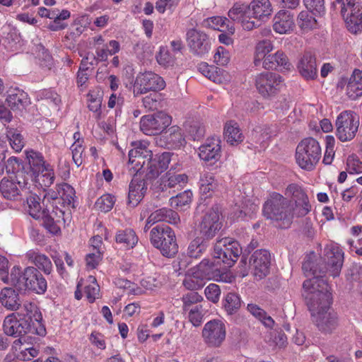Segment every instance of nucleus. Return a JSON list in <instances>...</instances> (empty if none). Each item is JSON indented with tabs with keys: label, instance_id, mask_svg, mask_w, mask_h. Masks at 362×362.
I'll return each mask as SVG.
<instances>
[{
	"label": "nucleus",
	"instance_id": "obj_19",
	"mask_svg": "<svg viewBox=\"0 0 362 362\" xmlns=\"http://www.w3.org/2000/svg\"><path fill=\"white\" fill-rule=\"evenodd\" d=\"M286 194L291 196L295 202L298 216H305L310 211L311 205L308 195L300 186L297 184L289 185L286 188Z\"/></svg>",
	"mask_w": 362,
	"mask_h": 362
},
{
	"label": "nucleus",
	"instance_id": "obj_60",
	"mask_svg": "<svg viewBox=\"0 0 362 362\" xmlns=\"http://www.w3.org/2000/svg\"><path fill=\"white\" fill-rule=\"evenodd\" d=\"M160 95L157 92L151 93L150 95L143 98L142 103L143 106L147 110H157L160 106Z\"/></svg>",
	"mask_w": 362,
	"mask_h": 362
},
{
	"label": "nucleus",
	"instance_id": "obj_25",
	"mask_svg": "<svg viewBox=\"0 0 362 362\" xmlns=\"http://www.w3.org/2000/svg\"><path fill=\"white\" fill-rule=\"evenodd\" d=\"M247 6L250 16L259 21L267 20L273 11L269 0H252Z\"/></svg>",
	"mask_w": 362,
	"mask_h": 362
},
{
	"label": "nucleus",
	"instance_id": "obj_10",
	"mask_svg": "<svg viewBox=\"0 0 362 362\" xmlns=\"http://www.w3.org/2000/svg\"><path fill=\"white\" fill-rule=\"evenodd\" d=\"M165 86V82L159 75L152 71L139 73L134 83L133 95L138 97L149 91L158 92Z\"/></svg>",
	"mask_w": 362,
	"mask_h": 362
},
{
	"label": "nucleus",
	"instance_id": "obj_29",
	"mask_svg": "<svg viewBox=\"0 0 362 362\" xmlns=\"http://www.w3.org/2000/svg\"><path fill=\"white\" fill-rule=\"evenodd\" d=\"M168 148H180L186 141L182 129L178 126H172L162 136Z\"/></svg>",
	"mask_w": 362,
	"mask_h": 362
},
{
	"label": "nucleus",
	"instance_id": "obj_32",
	"mask_svg": "<svg viewBox=\"0 0 362 362\" xmlns=\"http://www.w3.org/2000/svg\"><path fill=\"white\" fill-rule=\"evenodd\" d=\"M6 103L13 110H22L28 103V95L18 88L9 90Z\"/></svg>",
	"mask_w": 362,
	"mask_h": 362
},
{
	"label": "nucleus",
	"instance_id": "obj_37",
	"mask_svg": "<svg viewBox=\"0 0 362 362\" xmlns=\"http://www.w3.org/2000/svg\"><path fill=\"white\" fill-rule=\"evenodd\" d=\"M23 339H16L12 346V349L18 351V358L22 361H28L36 357L39 351L34 347H21Z\"/></svg>",
	"mask_w": 362,
	"mask_h": 362
},
{
	"label": "nucleus",
	"instance_id": "obj_49",
	"mask_svg": "<svg viewBox=\"0 0 362 362\" xmlns=\"http://www.w3.org/2000/svg\"><path fill=\"white\" fill-rule=\"evenodd\" d=\"M4 44L11 51H16L22 46V38L16 29H9L4 39Z\"/></svg>",
	"mask_w": 362,
	"mask_h": 362
},
{
	"label": "nucleus",
	"instance_id": "obj_7",
	"mask_svg": "<svg viewBox=\"0 0 362 362\" xmlns=\"http://www.w3.org/2000/svg\"><path fill=\"white\" fill-rule=\"evenodd\" d=\"M321 157V148L318 141L308 137L303 139L297 146L296 151V162L305 170H312Z\"/></svg>",
	"mask_w": 362,
	"mask_h": 362
},
{
	"label": "nucleus",
	"instance_id": "obj_1",
	"mask_svg": "<svg viewBox=\"0 0 362 362\" xmlns=\"http://www.w3.org/2000/svg\"><path fill=\"white\" fill-rule=\"evenodd\" d=\"M303 296L311 312L313 320L322 332L331 333L338 325L337 316L330 310L332 293L330 287L325 281L314 279L303 284Z\"/></svg>",
	"mask_w": 362,
	"mask_h": 362
},
{
	"label": "nucleus",
	"instance_id": "obj_40",
	"mask_svg": "<svg viewBox=\"0 0 362 362\" xmlns=\"http://www.w3.org/2000/svg\"><path fill=\"white\" fill-rule=\"evenodd\" d=\"M57 191L64 206L75 208L76 192L73 187L64 182L57 185Z\"/></svg>",
	"mask_w": 362,
	"mask_h": 362
},
{
	"label": "nucleus",
	"instance_id": "obj_43",
	"mask_svg": "<svg viewBox=\"0 0 362 362\" xmlns=\"http://www.w3.org/2000/svg\"><path fill=\"white\" fill-rule=\"evenodd\" d=\"M40 201V198L37 194L30 192H29V196L26 197L27 211L35 219H40L46 210L42 209Z\"/></svg>",
	"mask_w": 362,
	"mask_h": 362
},
{
	"label": "nucleus",
	"instance_id": "obj_62",
	"mask_svg": "<svg viewBox=\"0 0 362 362\" xmlns=\"http://www.w3.org/2000/svg\"><path fill=\"white\" fill-rule=\"evenodd\" d=\"M272 134L270 127L264 125L258 126L253 130L252 136L256 139L257 142L262 143L268 140Z\"/></svg>",
	"mask_w": 362,
	"mask_h": 362
},
{
	"label": "nucleus",
	"instance_id": "obj_52",
	"mask_svg": "<svg viewBox=\"0 0 362 362\" xmlns=\"http://www.w3.org/2000/svg\"><path fill=\"white\" fill-rule=\"evenodd\" d=\"M182 284L188 290L196 291L204 286V281L199 272H197L193 275L187 274Z\"/></svg>",
	"mask_w": 362,
	"mask_h": 362
},
{
	"label": "nucleus",
	"instance_id": "obj_15",
	"mask_svg": "<svg viewBox=\"0 0 362 362\" xmlns=\"http://www.w3.org/2000/svg\"><path fill=\"white\" fill-rule=\"evenodd\" d=\"M148 157L146 159L144 168H143L144 172H146L145 176L147 180H154L168 168L171 160V153L164 152L160 155H156L155 157H153L151 152Z\"/></svg>",
	"mask_w": 362,
	"mask_h": 362
},
{
	"label": "nucleus",
	"instance_id": "obj_31",
	"mask_svg": "<svg viewBox=\"0 0 362 362\" xmlns=\"http://www.w3.org/2000/svg\"><path fill=\"white\" fill-rule=\"evenodd\" d=\"M28 261L33 264L39 271H42L45 274H50L52 272V263L50 259L44 254L35 250H29L26 253Z\"/></svg>",
	"mask_w": 362,
	"mask_h": 362
},
{
	"label": "nucleus",
	"instance_id": "obj_9",
	"mask_svg": "<svg viewBox=\"0 0 362 362\" xmlns=\"http://www.w3.org/2000/svg\"><path fill=\"white\" fill-rule=\"evenodd\" d=\"M335 126L336 136L341 141H351L358 132L359 119L353 111L344 110L337 116Z\"/></svg>",
	"mask_w": 362,
	"mask_h": 362
},
{
	"label": "nucleus",
	"instance_id": "obj_14",
	"mask_svg": "<svg viewBox=\"0 0 362 362\" xmlns=\"http://www.w3.org/2000/svg\"><path fill=\"white\" fill-rule=\"evenodd\" d=\"M186 40L190 52L196 56L203 57L211 49V42L208 35L197 28L187 31Z\"/></svg>",
	"mask_w": 362,
	"mask_h": 362
},
{
	"label": "nucleus",
	"instance_id": "obj_44",
	"mask_svg": "<svg viewBox=\"0 0 362 362\" xmlns=\"http://www.w3.org/2000/svg\"><path fill=\"white\" fill-rule=\"evenodd\" d=\"M32 52L35 57L39 59L41 66L51 69L53 64L52 57L41 43L34 44Z\"/></svg>",
	"mask_w": 362,
	"mask_h": 362
},
{
	"label": "nucleus",
	"instance_id": "obj_59",
	"mask_svg": "<svg viewBox=\"0 0 362 362\" xmlns=\"http://www.w3.org/2000/svg\"><path fill=\"white\" fill-rule=\"evenodd\" d=\"M346 170L349 174L361 173L362 161L359 160L356 155L352 154L349 156L346 159Z\"/></svg>",
	"mask_w": 362,
	"mask_h": 362
},
{
	"label": "nucleus",
	"instance_id": "obj_5",
	"mask_svg": "<svg viewBox=\"0 0 362 362\" xmlns=\"http://www.w3.org/2000/svg\"><path fill=\"white\" fill-rule=\"evenodd\" d=\"M263 214L267 218L281 221V228H288L292 223L291 202L279 193L271 194L264 204Z\"/></svg>",
	"mask_w": 362,
	"mask_h": 362
},
{
	"label": "nucleus",
	"instance_id": "obj_26",
	"mask_svg": "<svg viewBox=\"0 0 362 362\" xmlns=\"http://www.w3.org/2000/svg\"><path fill=\"white\" fill-rule=\"evenodd\" d=\"M147 189L144 180L134 177L130 184L128 194V204L132 207L138 205Z\"/></svg>",
	"mask_w": 362,
	"mask_h": 362
},
{
	"label": "nucleus",
	"instance_id": "obj_51",
	"mask_svg": "<svg viewBox=\"0 0 362 362\" xmlns=\"http://www.w3.org/2000/svg\"><path fill=\"white\" fill-rule=\"evenodd\" d=\"M192 199V192L190 190H185L175 197H172L170 199V204L172 207L184 209L185 206L191 203Z\"/></svg>",
	"mask_w": 362,
	"mask_h": 362
},
{
	"label": "nucleus",
	"instance_id": "obj_61",
	"mask_svg": "<svg viewBox=\"0 0 362 362\" xmlns=\"http://www.w3.org/2000/svg\"><path fill=\"white\" fill-rule=\"evenodd\" d=\"M90 283L85 286V294L90 303H93L99 295V286L96 282V279L93 276L89 277Z\"/></svg>",
	"mask_w": 362,
	"mask_h": 362
},
{
	"label": "nucleus",
	"instance_id": "obj_34",
	"mask_svg": "<svg viewBox=\"0 0 362 362\" xmlns=\"http://www.w3.org/2000/svg\"><path fill=\"white\" fill-rule=\"evenodd\" d=\"M346 94L351 100L362 95V70H354L346 86Z\"/></svg>",
	"mask_w": 362,
	"mask_h": 362
},
{
	"label": "nucleus",
	"instance_id": "obj_27",
	"mask_svg": "<svg viewBox=\"0 0 362 362\" xmlns=\"http://www.w3.org/2000/svg\"><path fill=\"white\" fill-rule=\"evenodd\" d=\"M187 178L185 173L177 174L171 168L160 177L159 188L162 192H165L168 189L181 187L182 184L187 182Z\"/></svg>",
	"mask_w": 362,
	"mask_h": 362
},
{
	"label": "nucleus",
	"instance_id": "obj_8",
	"mask_svg": "<svg viewBox=\"0 0 362 362\" xmlns=\"http://www.w3.org/2000/svg\"><path fill=\"white\" fill-rule=\"evenodd\" d=\"M242 252L239 243L232 238H223L217 240L214 246L213 257L226 264V267H232Z\"/></svg>",
	"mask_w": 362,
	"mask_h": 362
},
{
	"label": "nucleus",
	"instance_id": "obj_18",
	"mask_svg": "<svg viewBox=\"0 0 362 362\" xmlns=\"http://www.w3.org/2000/svg\"><path fill=\"white\" fill-rule=\"evenodd\" d=\"M219 213L214 208L208 210L202 218L198 228L202 237L208 241L212 239L221 228Z\"/></svg>",
	"mask_w": 362,
	"mask_h": 362
},
{
	"label": "nucleus",
	"instance_id": "obj_38",
	"mask_svg": "<svg viewBox=\"0 0 362 362\" xmlns=\"http://www.w3.org/2000/svg\"><path fill=\"white\" fill-rule=\"evenodd\" d=\"M117 243L126 248H133L138 243V237L136 233L131 228L118 230L115 235Z\"/></svg>",
	"mask_w": 362,
	"mask_h": 362
},
{
	"label": "nucleus",
	"instance_id": "obj_45",
	"mask_svg": "<svg viewBox=\"0 0 362 362\" xmlns=\"http://www.w3.org/2000/svg\"><path fill=\"white\" fill-rule=\"evenodd\" d=\"M241 307L240 296L233 292L228 293L223 300V308L228 315L236 313Z\"/></svg>",
	"mask_w": 362,
	"mask_h": 362
},
{
	"label": "nucleus",
	"instance_id": "obj_33",
	"mask_svg": "<svg viewBox=\"0 0 362 362\" xmlns=\"http://www.w3.org/2000/svg\"><path fill=\"white\" fill-rule=\"evenodd\" d=\"M160 221L177 224L180 221V217L178 214L171 209L162 208L148 216V223H156Z\"/></svg>",
	"mask_w": 362,
	"mask_h": 362
},
{
	"label": "nucleus",
	"instance_id": "obj_2",
	"mask_svg": "<svg viewBox=\"0 0 362 362\" xmlns=\"http://www.w3.org/2000/svg\"><path fill=\"white\" fill-rule=\"evenodd\" d=\"M25 311L24 318L18 320L15 313L6 317L4 320V332L7 336L22 337L28 332L44 336L46 329L42 322V316L35 303H26L23 305Z\"/></svg>",
	"mask_w": 362,
	"mask_h": 362
},
{
	"label": "nucleus",
	"instance_id": "obj_57",
	"mask_svg": "<svg viewBox=\"0 0 362 362\" xmlns=\"http://www.w3.org/2000/svg\"><path fill=\"white\" fill-rule=\"evenodd\" d=\"M24 168L23 165L16 157H10L6 162V170L7 173L16 174V179L23 177V173L21 171V169L23 170Z\"/></svg>",
	"mask_w": 362,
	"mask_h": 362
},
{
	"label": "nucleus",
	"instance_id": "obj_11",
	"mask_svg": "<svg viewBox=\"0 0 362 362\" xmlns=\"http://www.w3.org/2000/svg\"><path fill=\"white\" fill-rule=\"evenodd\" d=\"M255 86L262 97L272 98L280 91L283 86V78L276 73H262L256 76Z\"/></svg>",
	"mask_w": 362,
	"mask_h": 362
},
{
	"label": "nucleus",
	"instance_id": "obj_54",
	"mask_svg": "<svg viewBox=\"0 0 362 362\" xmlns=\"http://www.w3.org/2000/svg\"><path fill=\"white\" fill-rule=\"evenodd\" d=\"M185 129L193 140H199L205 134V128L199 122H188L185 124Z\"/></svg>",
	"mask_w": 362,
	"mask_h": 362
},
{
	"label": "nucleus",
	"instance_id": "obj_13",
	"mask_svg": "<svg viewBox=\"0 0 362 362\" xmlns=\"http://www.w3.org/2000/svg\"><path fill=\"white\" fill-rule=\"evenodd\" d=\"M202 334L209 346L219 347L226 339V325L221 320H210L204 325Z\"/></svg>",
	"mask_w": 362,
	"mask_h": 362
},
{
	"label": "nucleus",
	"instance_id": "obj_58",
	"mask_svg": "<svg viewBox=\"0 0 362 362\" xmlns=\"http://www.w3.org/2000/svg\"><path fill=\"white\" fill-rule=\"evenodd\" d=\"M156 60L160 65L163 66H173L175 61V57L172 54L167 47H162L159 53L156 55Z\"/></svg>",
	"mask_w": 362,
	"mask_h": 362
},
{
	"label": "nucleus",
	"instance_id": "obj_42",
	"mask_svg": "<svg viewBox=\"0 0 362 362\" xmlns=\"http://www.w3.org/2000/svg\"><path fill=\"white\" fill-rule=\"evenodd\" d=\"M273 49V45L271 41L264 40L259 41L256 47L254 57V64L255 66L262 64V62L269 55L268 54Z\"/></svg>",
	"mask_w": 362,
	"mask_h": 362
},
{
	"label": "nucleus",
	"instance_id": "obj_35",
	"mask_svg": "<svg viewBox=\"0 0 362 362\" xmlns=\"http://www.w3.org/2000/svg\"><path fill=\"white\" fill-rule=\"evenodd\" d=\"M223 134L225 139L230 145H238L244 139L238 124L233 120L225 124Z\"/></svg>",
	"mask_w": 362,
	"mask_h": 362
},
{
	"label": "nucleus",
	"instance_id": "obj_17",
	"mask_svg": "<svg viewBox=\"0 0 362 362\" xmlns=\"http://www.w3.org/2000/svg\"><path fill=\"white\" fill-rule=\"evenodd\" d=\"M221 262L214 258L212 260L203 259L198 266L197 272L203 279L227 281V267H222Z\"/></svg>",
	"mask_w": 362,
	"mask_h": 362
},
{
	"label": "nucleus",
	"instance_id": "obj_12",
	"mask_svg": "<svg viewBox=\"0 0 362 362\" xmlns=\"http://www.w3.org/2000/svg\"><path fill=\"white\" fill-rule=\"evenodd\" d=\"M171 117L163 112L143 116L140 121V129L146 135L160 134L171 124Z\"/></svg>",
	"mask_w": 362,
	"mask_h": 362
},
{
	"label": "nucleus",
	"instance_id": "obj_36",
	"mask_svg": "<svg viewBox=\"0 0 362 362\" xmlns=\"http://www.w3.org/2000/svg\"><path fill=\"white\" fill-rule=\"evenodd\" d=\"M6 135L11 148L16 152H20L25 146V141L21 131L11 125L6 126Z\"/></svg>",
	"mask_w": 362,
	"mask_h": 362
},
{
	"label": "nucleus",
	"instance_id": "obj_41",
	"mask_svg": "<svg viewBox=\"0 0 362 362\" xmlns=\"http://www.w3.org/2000/svg\"><path fill=\"white\" fill-rule=\"evenodd\" d=\"M208 246L207 240L202 236L196 237L189 244L187 253L190 257L198 258L206 250Z\"/></svg>",
	"mask_w": 362,
	"mask_h": 362
},
{
	"label": "nucleus",
	"instance_id": "obj_55",
	"mask_svg": "<svg viewBox=\"0 0 362 362\" xmlns=\"http://www.w3.org/2000/svg\"><path fill=\"white\" fill-rule=\"evenodd\" d=\"M115 203V197L107 194L101 196L95 203V208L102 212L110 211Z\"/></svg>",
	"mask_w": 362,
	"mask_h": 362
},
{
	"label": "nucleus",
	"instance_id": "obj_46",
	"mask_svg": "<svg viewBox=\"0 0 362 362\" xmlns=\"http://www.w3.org/2000/svg\"><path fill=\"white\" fill-rule=\"evenodd\" d=\"M217 182L211 173H204L200 178V192L206 198L210 197L217 188Z\"/></svg>",
	"mask_w": 362,
	"mask_h": 362
},
{
	"label": "nucleus",
	"instance_id": "obj_39",
	"mask_svg": "<svg viewBox=\"0 0 362 362\" xmlns=\"http://www.w3.org/2000/svg\"><path fill=\"white\" fill-rule=\"evenodd\" d=\"M228 16L233 21L238 23H251L250 12L247 5L235 4L233 7L229 10Z\"/></svg>",
	"mask_w": 362,
	"mask_h": 362
},
{
	"label": "nucleus",
	"instance_id": "obj_21",
	"mask_svg": "<svg viewBox=\"0 0 362 362\" xmlns=\"http://www.w3.org/2000/svg\"><path fill=\"white\" fill-rule=\"evenodd\" d=\"M199 156L205 162L215 163L221 158V141L218 137H211L199 148Z\"/></svg>",
	"mask_w": 362,
	"mask_h": 362
},
{
	"label": "nucleus",
	"instance_id": "obj_28",
	"mask_svg": "<svg viewBox=\"0 0 362 362\" xmlns=\"http://www.w3.org/2000/svg\"><path fill=\"white\" fill-rule=\"evenodd\" d=\"M341 16L344 23H362V6L354 0H344L342 3Z\"/></svg>",
	"mask_w": 362,
	"mask_h": 362
},
{
	"label": "nucleus",
	"instance_id": "obj_63",
	"mask_svg": "<svg viewBox=\"0 0 362 362\" xmlns=\"http://www.w3.org/2000/svg\"><path fill=\"white\" fill-rule=\"evenodd\" d=\"M47 169L44 173H41V176H38V182L42 187H50L55 179L54 173L52 166H47Z\"/></svg>",
	"mask_w": 362,
	"mask_h": 362
},
{
	"label": "nucleus",
	"instance_id": "obj_22",
	"mask_svg": "<svg viewBox=\"0 0 362 362\" xmlns=\"http://www.w3.org/2000/svg\"><path fill=\"white\" fill-rule=\"evenodd\" d=\"M297 67L300 75L306 80H313L317 77L316 57L312 52L307 51L304 53Z\"/></svg>",
	"mask_w": 362,
	"mask_h": 362
},
{
	"label": "nucleus",
	"instance_id": "obj_56",
	"mask_svg": "<svg viewBox=\"0 0 362 362\" xmlns=\"http://www.w3.org/2000/svg\"><path fill=\"white\" fill-rule=\"evenodd\" d=\"M43 221V226L52 234H57L60 232V223L59 218H53L49 214V211L46 209L45 213L40 216Z\"/></svg>",
	"mask_w": 362,
	"mask_h": 362
},
{
	"label": "nucleus",
	"instance_id": "obj_30",
	"mask_svg": "<svg viewBox=\"0 0 362 362\" xmlns=\"http://www.w3.org/2000/svg\"><path fill=\"white\" fill-rule=\"evenodd\" d=\"M0 303L12 311L18 310L21 304L18 293L11 287H5L1 291Z\"/></svg>",
	"mask_w": 362,
	"mask_h": 362
},
{
	"label": "nucleus",
	"instance_id": "obj_3",
	"mask_svg": "<svg viewBox=\"0 0 362 362\" xmlns=\"http://www.w3.org/2000/svg\"><path fill=\"white\" fill-rule=\"evenodd\" d=\"M344 252L337 244L332 243L325 247V259L319 258L315 262L309 257L302 265V269L307 276H313L308 280L317 279L325 281V275L328 272L333 277L339 276L343 263Z\"/></svg>",
	"mask_w": 362,
	"mask_h": 362
},
{
	"label": "nucleus",
	"instance_id": "obj_50",
	"mask_svg": "<svg viewBox=\"0 0 362 362\" xmlns=\"http://www.w3.org/2000/svg\"><path fill=\"white\" fill-rule=\"evenodd\" d=\"M183 313L187 315V319L194 327H199L202 322L206 312L202 305H197V306L186 310Z\"/></svg>",
	"mask_w": 362,
	"mask_h": 362
},
{
	"label": "nucleus",
	"instance_id": "obj_20",
	"mask_svg": "<svg viewBox=\"0 0 362 362\" xmlns=\"http://www.w3.org/2000/svg\"><path fill=\"white\" fill-rule=\"evenodd\" d=\"M28 177H23V180L16 179V182L10 180L6 177L0 182V192L5 199L10 200H17L21 195V192L25 194Z\"/></svg>",
	"mask_w": 362,
	"mask_h": 362
},
{
	"label": "nucleus",
	"instance_id": "obj_6",
	"mask_svg": "<svg viewBox=\"0 0 362 362\" xmlns=\"http://www.w3.org/2000/svg\"><path fill=\"white\" fill-rule=\"evenodd\" d=\"M151 244L166 257H173L178 252V245L174 231L167 225H158L150 232Z\"/></svg>",
	"mask_w": 362,
	"mask_h": 362
},
{
	"label": "nucleus",
	"instance_id": "obj_4",
	"mask_svg": "<svg viewBox=\"0 0 362 362\" xmlns=\"http://www.w3.org/2000/svg\"><path fill=\"white\" fill-rule=\"evenodd\" d=\"M11 285L18 291H30L43 294L47 288L45 278L37 268L27 267L23 271L19 267H13L10 274Z\"/></svg>",
	"mask_w": 362,
	"mask_h": 362
},
{
	"label": "nucleus",
	"instance_id": "obj_24",
	"mask_svg": "<svg viewBox=\"0 0 362 362\" xmlns=\"http://www.w3.org/2000/svg\"><path fill=\"white\" fill-rule=\"evenodd\" d=\"M265 69H279L288 71L292 67L287 56L281 51H277L274 54H269L262 62Z\"/></svg>",
	"mask_w": 362,
	"mask_h": 362
},
{
	"label": "nucleus",
	"instance_id": "obj_53",
	"mask_svg": "<svg viewBox=\"0 0 362 362\" xmlns=\"http://www.w3.org/2000/svg\"><path fill=\"white\" fill-rule=\"evenodd\" d=\"M203 300V298L197 292L192 291L183 295L182 301L183 303V311L201 305L200 303Z\"/></svg>",
	"mask_w": 362,
	"mask_h": 362
},
{
	"label": "nucleus",
	"instance_id": "obj_16",
	"mask_svg": "<svg viewBox=\"0 0 362 362\" xmlns=\"http://www.w3.org/2000/svg\"><path fill=\"white\" fill-rule=\"evenodd\" d=\"M252 274L258 279H264L269 273L271 255L267 250H257L253 252L249 260Z\"/></svg>",
	"mask_w": 362,
	"mask_h": 362
},
{
	"label": "nucleus",
	"instance_id": "obj_48",
	"mask_svg": "<svg viewBox=\"0 0 362 362\" xmlns=\"http://www.w3.org/2000/svg\"><path fill=\"white\" fill-rule=\"evenodd\" d=\"M247 310L257 319L260 320L262 324L272 328L274 325V320L267 314V313L256 304L250 303L247 305Z\"/></svg>",
	"mask_w": 362,
	"mask_h": 362
},
{
	"label": "nucleus",
	"instance_id": "obj_23",
	"mask_svg": "<svg viewBox=\"0 0 362 362\" xmlns=\"http://www.w3.org/2000/svg\"><path fill=\"white\" fill-rule=\"evenodd\" d=\"M27 158L30 172L27 173L24 177H27L28 179H33V176L35 177L40 176V174L44 173L45 170L47 168V166H51L46 163L42 153L37 151L33 150L28 151Z\"/></svg>",
	"mask_w": 362,
	"mask_h": 362
},
{
	"label": "nucleus",
	"instance_id": "obj_64",
	"mask_svg": "<svg viewBox=\"0 0 362 362\" xmlns=\"http://www.w3.org/2000/svg\"><path fill=\"white\" fill-rule=\"evenodd\" d=\"M214 62L219 66L226 65L230 60V54L223 47H218L214 56Z\"/></svg>",
	"mask_w": 362,
	"mask_h": 362
},
{
	"label": "nucleus",
	"instance_id": "obj_47",
	"mask_svg": "<svg viewBox=\"0 0 362 362\" xmlns=\"http://www.w3.org/2000/svg\"><path fill=\"white\" fill-rule=\"evenodd\" d=\"M151 151L144 148H133L129 151V163L133 164L135 163L136 166L141 165L136 170L139 171L144 168L146 165V158L150 156Z\"/></svg>",
	"mask_w": 362,
	"mask_h": 362
}]
</instances>
